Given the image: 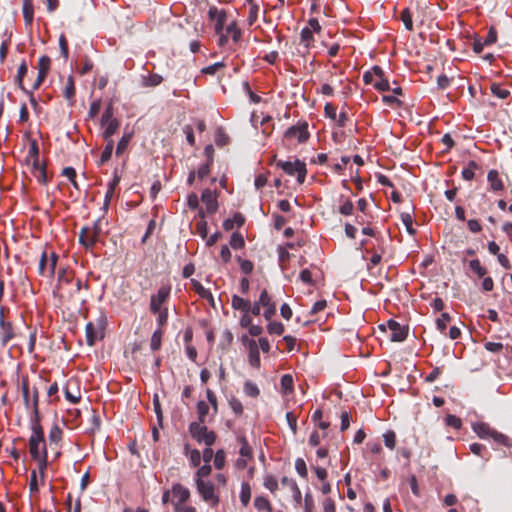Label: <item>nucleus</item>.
I'll return each mask as SVG.
<instances>
[{"mask_svg": "<svg viewBox=\"0 0 512 512\" xmlns=\"http://www.w3.org/2000/svg\"><path fill=\"white\" fill-rule=\"evenodd\" d=\"M238 261L243 273L250 274L253 271L254 265L250 260L239 258Z\"/></svg>", "mask_w": 512, "mask_h": 512, "instance_id": "59", "label": "nucleus"}, {"mask_svg": "<svg viewBox=\"0 0 512 512\" xmlns=\"http://www.w3.org/2000/svg\"><path fill=\"white\" fill-rule=\"evenodd\" d=\"M244 392L247 396H250L253 398L257 397L260 393L257 385L251 381H246L244 383Z\"/></svg>", "mask_w": 512, "mask_h": 512, "instance_id": "39", "label": "nucleus"}, {"mask_svg": "<svg viewBox=\"0 0 512 512\" xmlns=\"http://www.w3.org/2000/svg\"><path fill=\"white\" fill-rule=\"evenodd\" d=\"M23 17L26 26H31L34 20L33 0H23L22 7Z\"/></svg>", "mask_w": 512, "mask_h": 512, "instance_id": "17", "label": "nucleus"}, {"mask_svg": "<svg viewBox=\"0 0 512 512\" xmlns=\"http://www.w3.org/2000/svg\"><path fill=\"white\" fill-rule=\"evenodd\" d=\"M163 81V78L159 74H151L148 77L143 78V85L146 87L158 86Z\"/></svg>", "mask_w": 512, "mask_h": 512, "instance_id": "36", "label": "nucleus"}, {"mask_svg": "<svg viewBox=\"0 0 512 512\" xmlns=\"http://www.w3.org/2000/svg\"><path fill=\"white\" fill-rule=\"evenodd\" d=\"M209 19L214 23L215 33L218 35V44L221 47L228 45V37L224 33L226 27L227 14L223 9H218L215 6L210 7L208 11Z\"/></svg>", "mask_w": 512, "mask_h": 512, "instance_id": "3", "label": "nucleus"}, {"mask_svg": "<svg viewBox=\"0 0 512 512\" xmlns=\"http://www.w3.org/2000/svg\"><path fill=\"white\" fill-rule=\"evenodd\" d=\"M211 471H212V468H211L210 464L205 463L203 466L199 467L195 473V478H194L195 484L197 483V481L199 479L206 480L205 478H207L211 474Z\"/></svg>", "mask_w": 512, "mask_h": 512, "instance_id": "35", "label": "nucleus"}, {"mask_svg": "<svg viewBox=\"0 0 512 512\" xmlns=\"http://www.w3.org/2000/svg\"><path fill=\"white\" fill-rule=\"evenodd\" d=\"M58 261V255L52 253L50 258L47 257L46 252H43L39 261L38 271L44 277H53Z\"/></svg>", "mask_w": 512, "mask_h": 512, "instance_id": "9", "label": "nucleus"}, {"mask_svg": "<svg viewBox=\"0 0 512 512\" xmlns=\"http://www.w3.org/2000/svg\"><path fill=\"white\" fill-rule=\"evenodd\" d=\"M384 444L389 449H394L396 445V434L394 431H387L383 434Z\"/></svg>", "mask_w": 512, "mask_h": 512, "instance_id": "42", "label": "nucleus"}, {"mask_svg": "<svg viewBox=\"0 0 512 512\" xmlns=\"http://www.w3.org/2000/svg\"><path fill=\"white\" fill-rule=\"evenodd\" d=\"M28 68L25 62H23L19 67L17 71L16 81L21 89L24 90L23 87V78L27 74Z\"/></svg>", "mask_w": 512, "mask_h": 512, "instance_id": "51", "label": "nucleus"}, {"mask_svg": "<svg viewBox=\"0 0 512 512\" xmlns=\"http://www.w3.org/2000/svg\"><path fill=\"white\" fill-rule=\"evenodd\" d=\"M286 420L287 423L293 432V434H296L297 432V417L294 415L293 412H287L286 413Z\"/></svg>", "mask_w": 512, "mask_h": 512, "instance_id": "62", "label": "nucleus"}, {"mask_svg": "<svg viewBox=\"0 0 512 512\" xmlns=\"http://www.w3.org/2000/svg\"><path fill=\"white\" fill-rule=\"evenodd\" d=\"M249 362L252 366L258 367L260 365V355L256 343L253 341L249 350Z\"/></svg>", "mask_w": 512, "mask_h": 512, "instance_id": "33", "label": "nucleus"}, {"mask_svg": "<svg viewBox=\"0 0 512 512\" xmlns=\"http://www.w3.org/2000/svg\"><path fill=\"white\" fill-rule=\"evenodd\" d=\"M245 242L241 234L233 233L230 239V245L233 249H241Z\"/></svg>", "mask_w": 512, "mask_h": 512, "instance_id": "48", "label": "nucleus"}, {"mask_svg": "<svg viewBox=\"0 0 512 512\" xmlns=\"http://www.w3.org/2000/svg\"><path fill=\"white\" fill-rule=\"evenodd\" d=\"M196 232L197 234L202 238L206 239L208 234V227L207 222L205 219H199V221L196 223Z\"/></svg>", "mask_w": 512, "mask_h": 512, "instance_id": "46", "label": "nucleus"}, {"mask_svg": "<svg viewBox=\"0 0 512 512\" xmlns=\"http://www.w3.org/2000/svg\"><path fill=\"white\" fill-rule=\"evenodd\" d=\"M59 46L62 56L67 60L69 56L68 42L63 34L59 37Z\"/></svg>", "mask_w": 512, "mask_h": 512, "instance_id": "63", "label": "nucleus"}, {"mask_svg": "<svg viewBox=\"0 0 512 512\" xmlns=\"http://www.w3.org/2000/svg\"><path fill=\"white\" fill-rule=\"evenodd\" d=\"M157 316V323L160 329L167 324L168 321V309L160 310L158 313H153Z\"/></svg>", "mask_w": 512, "mask_h": 512, "instance_id": "58", "label": "nucleus"}, {"mask_svg": "<svg viewBox=\"0 0 512 512\" xmlns=\"http://www.w3.org/2000/svg\"><path fill=\"white\" fill-rule=\"evenodd\" d=\"M487 180L493 191H500L504 188L503 182L499 177V173L496 170H490L487 175Z\"/></svg>", "mask_w": 512, "mask_h": 512, "instance_id": "21", "label": "nucleus"}, {"mask_svg": "<svg viewBox=\"0 0 512 512\" xmlns=\"http://www.w3.org/2000/svg\"><path fill=\"white\" fill-rule=\"evenodd\" d=\"M264 487L274 493L278 489V481L273 475H267L264 478Z\"/></svg>", "mask_w": 512, "mask_h": 512, "instance_id": "43", "label": "nucleus"}, {"mask_svg": "<svg viewBox=\"0 0 512 512\" xmlns=\"http://www.w3.org/2000/svg\"><path fill=\"white\" fill-rule=\"evenodd\" d=\"M388 327L391 331L390 339L394 342L404 341L407 337V329L401 326L398 322L394 320L388 321Z\"/></svg>", "mask_w": 512, "mask_h": 512, "instance_id": "12", "label": "nucleus"}, {"mask_svg": "<svg viewBox=\"0 0 512 512\" xmlns=\"http://www.w3.org/2000/svg\"><path fill=\"white\" fill-rule=\"evenodd\" d=\"M98 237L95 232L89 230V227H83L79 233V242L87 249L92 248L97 242Z\"/></svg>", "mask_w": 512, "mask_h": 512, "instance_id": "14", "label": "nucleus"}, {"mask_svg": "<svg viewBox=\"0 0 512 512\" xmlns=\"http://www.w3.org/2000/svg\"><path fill=\"white\" fill-rule=\"evenodd\" d=\"M197 414L199 420L198 423H205L209 414V404L205 401H199L197 403Z\"/></svg>", "mask_w": 512, "mask_h": 512, "instance_id": "28", "label": "nucleus"}, {"mask_svg": "<svg viewBox=\"0 0 512 512\" xmlns=\"http://www.w3.org/2000/svg\"><path fill=\"white\" fill-rule=\"evenodd\" d=\"M301 43L305 45V47H309L311 42L313 41V33L311 28L304 27L300 33Z\"/></svg>", "mask_w": 512, "mask_h": 512, "instance_id": "41", "label": "nucleus"}, {"mask_svg": "<svg viewBox=\"0 0 512 512\" xmlns=\"http://www.w3.org/2000/svg\"><path fill=\"white\" fill-rule=\"evenodd\" d=\"M257 303H258V305H260L261 307H263L265 309L266 307H269L270 305H272L275 302L272 300V297L268 294L267 290L264 289L260 293Z\"/></svg>", "mask_w": 512, "mask_h": 512, "instance_id": "40", "label": "nucleus"}, {"mask_svg": "<svg viewBox=\"0 0 512 512\" xmlns=\"http://www.w3.org/2000/svg\"><path fill=\"white\" fill-rule=\"evenodd\" d=\"M64 394L67 401L77 404L82 397V393L77 380L69 379L64 387Z\"/></svg>", "mask_w": 512, "mask_h": 512, "instance_id": "11", "label": "nucleus"}, {"mask_svg": "<svg viewBox=\"0 0 512 512\" xmlns=\"http://www.w3.org/2000/svg\"><path fill=\"white\" fill-rule=\"evenodd\" d=\"M277 167L281 168L286 174L297 176V182L303 184L306 178L307 169L306 164L299 159L294 162L279 160L276 162Z\"/></svg>", "mask_w": 512, "mask_h": 512, "instance_id": "6", "label": "nucleus"}, {"mask_svg": "<svg viewBox=\"0 0 512 512\" xmlns=\"http://www.w3.org/2000/svg\"><path fill=\"white\" fill-rule=\"evenodd\" d=\"M34 460L38 462V469L41 475V479L44 481L45 470L48 465V455H43L40 458H34Z\"/></svg>", "mask_w": 512, "mask_h": 512, "instance_id": "52", "label": "nucleus"}, {"mask_svg": "<svg viewBox=\"0 0 512 512\" xmlns=\"http://www.w3.org/2000/svg\"><path fill=\"white\" fill-rule=\"evenodd\" d=\"M189 432L198 443H204L206 446H211L216 440L215 433L209 431L202 423L192 422L189 425Z\"/></svg>", "mask_w": 512, "mask_h": 512, "instance_id": "7", "label": "nucleus"}, {"mask_svg": "<svg viewBox=\"0 0 512 512\" xmlns=\"http://www.w3.org/2000/svg\"><path fill=\"white\" fill-rule=\"evenodd\" d=\"M281 483L284 486L289 487L290 492H292V494H293L294 501L297 504H300L301 503V499H302V494H301V491H300L296 481L294 479H292V478H288V477L285 476V477H283L281 479Z\"/></svg>", "mask_w": 512, "mask_h": 512, "instance_id": "16", "label": "nucleus"}, {"mask_svg": "<svg viewBox=\"0 0 512 512\" xmlns=\"http://www.w3.org/2000/svg\"><path fill=\"white\" fill-rule=\"evenodd\" d=\"M445 421L448 426H451L455 429H460L462 426L461 419L455 415H448Z\"/></svg>", "mask_w": 512, "mask_h": 512, "instance_id": "60", "label": "nucleus"}, {"mask_svg": "<svg viewBox=\"0 0 512 512\" xmlns=\"http://www.w3.org/2000/svg\"><path fill=\"white\" fill-rule=\"evenodd\" d=\"M405 28L408 30V31H412L413 30V21H412V15L410 13V10L408 8L404 9L402 12H401V16H400Z\"/></svg>", "mask_w": 512, "mask_h": 512, "instance_id": "38", "label": "nucleus"}, {"mask_svg": "<svg viewBox=\"0 0 512 512\" xmlns=\"http://www.w3.org/2000/svg\"><path fill=\"white\" fill-rule=\"evenodd\" d=\"M201 200L206 206V211L209 214H213L218 209V201L216 194L210 189H205L202 192Z\"/></svg>", "mask_w": 512, "mask_h": 512, "instance_id": "13", "label": "nucleus"}, {"mask_svg": "<svg viewBox=\"0 0 512 512\" xmlns=\"http://www.w3.org/2000/svg\"><path fill=\"white\" fill-rule=\"evenodd\" d=\"M197 492L201 499L210 507H217L220 502L219 489L210 480H198L196 483Z\"/></svg>", "mask_w": 512, "mask_h": 512, "instance_id": "4", "label": "nucleus"}, {"mask_svg": "<svg viewBox=\"0 0 512 512\" xmlns=\"http://www.w3.org/2000/svg\"><path fill=\"white\" fill-rule=\"evenodd\" d=\"M192 285L194 291L203 299L209 301L212 305H214V297L210 290L206 289L200 282L196 280H192Z\"/></svg>", "mask_w": 512, "mask_h": 512, "instance_id": "20", "label": "nucleus"}, {"mask_svg": "<svg viewBox=\"0 0 512 512\" xmlns=\"http://www.w3.org/2000/svg\"><path fill=\"white\" fill-rule=\"evenodd\" d=\"M171 504L174 512H196L195 507L188 505L190 499V490L180 483H175L171 488Z\"/></svg>", "mask_w": 512, "mask_h": 512, "instance_id": "2", "label": "nucleus"}, {"mask_svg": "<svg viewBox=\"0 0 512 512\" xmlns=\"http://www.w3.org/2000/svg\"><path fill=\"white\" fill-rule=\"evenodd\" d=\"M270 334L281 335L284 332V326L281 322H270L267 326Z\"/></svg>", "mask_w": 512, "mask_h": 512, "instance_id": "49", "label": "nucleus"}, {"mask_svg": "<svg viewBox=\"0 0 512 512\" xmlns=\"http://www.w3.org/2000/svg\"><path fill=\"white\" fill-rule=\"evenodd\" d=\"M324 112H325V116L332 119V120H336L337 118V110H336V107L331 104V103H327L324 107Z\"/></svg>", "mask_w": 512, "mask_h": 512, "instance_id": "64", "label": "nucleus"}, {"mask_svg": "<svg viewBox=\"0 0 512 512\" xmlns=\"http://www.w3.org/2000/svg\"><path fill=\"white\" fill-rule=\"evenodd\" d=\"M224 33L227 35L228 39L231 38L234 44L239 43L242 38V31L238 27L236 21H232L227 24L224 29Z\"/></svg>", "mask_w": 512, "mask_h": 512, "instance_id": "15", "label": "nucleus"}, {"mask_svg": "<svg viewBox=\"0 0 512 512\" xmlns=\"http://www.w3.org/2000/svg\"><path fill=\"white\" fill-rule=\"evenodd\" d=\"M64 95L67 99H71L75 95L74 79L72 76H69L67 79Z\"/></svg>", "mask_w": 512, "mask_h": 512, "instance_id": "50", "label": "nucleus"}, {"mask_svg": "<svg viewBox=\"0 0 512 512\" xmlns=\"http://www.w3.org/2000/svg\"><path fill=\"white\" fill-rule=\"evenodd\" d=\"M469 268L471 269V271H473L477 277L479 278H483L486 273H487V270L484 266L481 265L480 261L478 259H473V260H470L469 261Z\"/></svg>", "mask_w": 512, "mask_h": 512, "instance_id": "30", "label": "nucleus"}, {"mask_svg": "<svg viewBox=\"0 0 512 512\" xmlns=\"http://www.w3.org/2000/svg\"><path fill=\"white\" fill-rule=\"evenodd\" d=\"M101 126L103 128L102 137L104 140H112V136L117 132L120 121L114 117L112 105H108L101 116Z\"/></svg>", "mask_w": 512, "mask_h": 512, "instance_id": "5", "label": "nucleus"}, {"mask_svg": "<svg viewBox=\"0 0 512 512\" xmlns=\"http://www.w3.org/2000/svg\"><path fill=\"white\" fill-rule=\"evenodd\" d=\"M237 440L240 443V449H239L240 457L251 460L253 457V453H252V448L249 445L247 439L244 436H239L237 438Z\"/></svg>", "mask_w": 512, "mask_h": 512, "instance_id": "22", "label": "nucleus"}, {"mask_svg": "<svg viewBox=\"0 0 512 512\" xmlns=\"http://www.w3.org/2000/svg\"><path fill=\"white\" fill-rule=\"evenodd\" d=\"M293 377L290 374H285L281 377L280 386L283 395H288L293 392Z\"/></svg>", "mask_w": 512, "mask_h": 512, "instance_id": "24", "label": "nucleus"}, {"mask_svg": "<svg viewBox=\"0 0 512 512\" xmlns=\"http://www.w3.org/2000/svg\"><path fill=\"white\" fill-rule=\"evenodd\" d=\"M50 63L51 61L49 57L42 56L38 61L39 72L47 74L50 68Z\"/></svg>", "mask_w": 512, "mask_h": 512, "instance_id": "61", "label": "nucleus"}, {"mask_svg": "<svg viewBox=\"0 0 512 512\" xmlns=\"http://www.w3.org/2000/svg\"><path fill=\"white\" fill-rule=\"evenodd\" d=\"M132 139V133L131 132H125L121 139L119 140L117 147H116V155H121L126 148L128 147L130 141Z\"/></svg>", "mask_w": 512, "mask_h": 512, "instance_id": "27", "label": "nucleus"}, {"mask_svg": "<svg viewBox=\"0 0 512 512\" xmlns=\"http://www.w3.org/2000/svg\"><path fill=\"white\" fill-rule=\"evenodd\" d=\"M171 292V287L168 285H162L156 294L150 297V311L151 313H158L160 310L168 309L165 303L168 301Z\"/></svg>", "mask_w": 512, "mask_h": 512, "instance_id": "8", "label": "nucleus"}, {"mask_svg": "<svg viewBox=\"0 0 512 512\" xmlns=\"http://www.w3.org/2000/svg\"><path fill=\"white\" fill-rule=\"evenodd\" d=\"M106 145L104 150L101 153V158L99 161V165H103L106 163L112 156L113 149H114V141L113 140H105Z\"/></svg>", "mask_w": 512, "mask_h": 512, "instance_id": "29", "label": "nucleus"}, {"mask_svg": "<svg viewBox=\"0 0 512 512\" xmlns=\"http://www.w3.org/2000/svg\"><path fill=\"white\" fill-rule=\"evenodd\" d=\"M340 202H341V205L339 206L340 214L345 215V216L351 215L354 210L353 202L348 198H344L343 196L340 197Z\"/></svg>", "mask_w": 512, "mask_h": 512, "instance_id": "26", "label": "nucleus"}, {"mask_svg": "<svg viewBox=\"0 0 512 512\" xmlns=\"http://www.w3.org/2000/svg\"><path fill=\"white\" fill-rule=\"evenodd\" d=\"M33 415L30 419L31 424V435L29 438V452L32 458H40L43 455H47V448L44 439L43 428L40 424V413L38 409V392L34 391L33 394Z\"/></svg>", "mask_w": 512, "mask_h": 512, "instance_id": "1", "label": "nucleus"}, {"mask_svg": "<svg viewBox=\"0 0 512 512\" xmlns=\"http://www.w3.org/2000/svg\"><path fill=\"white\" fill-rule=\"evenodd\" d=\"M295 470L302 478H307V466L302 458H297L295 461Z\"/></svg>", "mask_w": 512, "mask_h": 512, "instance_id": "47", "label": "nucleus"}, {"mask_svg": "<svg viewBox=\"0 0 512 512\" xmlns=\"http://www.w3.org/2000/svg\"><path fill=\"white\" fill-rule=\"evenodd\" d=\"M185 455L189 457L190 463L193 467H197L201 463V453L197 449H190L188 445H185Z\"/></svg>", "mask_w": 512, "mask_h": 512, "instance_id": "25", "label": "nucleus"}, {"mask_svg": "<svg viewBox=\"0 0 512 512\" xmlns=\"http://www.w3.org/2000/svg\"><path fill=\"white\" fill-rule=\"evenodd\" d=\"M491 92L500 99H506L510 95V92L507 89L498 84H492Z\"/></svg>", "mask_w": 512, "mask_h": 512, "instance_id": "44", "label": "nucleus"}, {"mask_svg": "<svg viewBox=\"0 0 512 512\" xmlns=\"http://www.w3.org/2000/svg\"><path fill=\"white\" fill-rule=\"evenodd\" d=\"M118 183V180H114L112 183L109 184V187L106 191V194H105V200H104V205H103V209L104 210H107L108 209V206H109V203L111 201V198L114 194V188H115V185Z\"/></svg>", "mask_w": 512, "mask_h": 512, "instance_id": "53", "label": "nucleus"}, {"mask_svg": "<svg viewBox=\"0 0 512 512\" xmlns=\"http://www.w3.org/2000/svg\"><path fill=\"white\" fill-rule=\"evenodd\" d=\"M162 335H163V332H162V329H160V328L156 329L153 332V334L151 336V340H150L151 350L157 351V350L160 349L161 341H162Z\"/></svg>", "mask_w": 512, "mask_h": 512, "instance_id": "32", "label": "nucleus"}, {"mask_svg": "<svg viewBox=\"0 0 512 512\" xmlns=\"http://www.w3.org/2000/svg\"><path fill=\"white\" fill-rule=\"evenodd\" d=\"M62 438V430L59 426L54 425L49 432V440L58 443Z\"/></svg>", "mask_w": 512, "mask_h": 512, "instance_id": "55", "label": "nucleus"}, {"mask_svg": "<svg viewBox=\"0 0 512 512\" xmlns=\"http://www.w3.org/2000/svg\"><path fill=\"white\" fill-rule=\"evenodd\" d=\"M226 462V453L224 450L219 449L214 455V466L216 469L221 470L224 468Z\"/></svg>", "mask_w": 512, "mask_h": 512, "instance_id": "37", "label": "nucleus"}, {"mask_svg": "<svg viewBox=\"0 0 512 512\" xmlns=\"http://www.w3.org/2000/svg\"><path fill=\"white\" fill-rule=\"evenodd\" d=\"M231 305L233 309L240 310L243 313L250 312L251 309V302L249 300L243 299L238 295L232 296Z\"/></svg>", "mask_w": 512, "mask_h": 512, "instance_id": "19", "label": "nucleus"}, {"mask_svg": "<svg viewBox=\"0 0 512 512\" xmlns=\"http://www.w3.org/2000/svg\"><path fill=\"white\" fill-rule=\"evenodd\" d=\"M310 134L308 132V124L300 122L294 126L289 127L284 134L287 140L296 139L299 143H304L308 140Z\"/></svg>", "mask_w": 512, "mask_h": 512, "instance_id": "10", "label": "nucleus"}, {"mask_svg": "<svg viewBox=\"0 0 512 512\" xmlns=\"http://www.w3.org/2000/svg\"><path fill=\"white\" fill-rule=\"evenodd\" d=\"M258 12H259L258 4H252V6L249 9V14H248V18H247L249 26H252L257 21Z\"/></svg>", "mask_w": 512, "mask_h": 512, "instance_id": "54", "label": "nucleus"}, {"mask_svg": "<svg viewBox=\"0 0 512 512\" xmlns=\"http://www.w3.org/2000/svg\"><path fill=\"white\" fill-rule=\"evenodd\" d=\"M254 506L259 511H267V512L272 511V506H271L269 500L264 496L256 497L254 500Z\"/></svg>", "mask_w": 512, "mask_h": 512, "instance_id": "31", "label": "nucleus"}, {"mask_svg": "<svg viewBox=\"0 0 512 512\" xmlns=\"http://www.w3.org/2000/svg\"><path fill=\"white\" fill-rule=\"evenodd\" d=\"M102 337V330L94 326L93 323L89 322L86 325V341L88 345L92 346L97 339Z\"/></svg>", "mask_w": 512, "mask_h": 512, "instance_id": "18", "label": "nucleus"}, {"mask_svg": "<svg viewBox=\"0 0 512 512\" xmlns=\"http://www.w3.org/2000/svg\"><path fill=\"white\" fill-rule=\"evenodd\" d=\"M474 432L482 439L492 437L494 432L491 427L486 423H476L473 425Z\"/></svg>", "mask_w": 512, "mask_h": 512, "instance_id": "23", "label": "nucleus"}, {"mask_svg": "<svg viewBox=\"0 0 512 512\" xmlns=\"http://www.w3.org/2000/svg\"><path fill=\"white\" fill-rule=\"evenodd\" d=\"M451 317L448 313H442L436 321V326L440 332H444L447 328V324L450 322Z\"/></svg>", "mask_w": 512, "mask_h": 512, "instance_id": "45", "label": "nucleus"}, {"mask_svg": "<svg viewBox=\"0 0 512 512\" xmlns=\"http://www.w3.org/2000/svg\"><path fill=\"white\" fill-rule=\"evenodd\" d=\"M373 86L381 92L388 91L390 89L389 82L385 77L376 78Z\"/></svg>", "mask_w": 512, "mask_h": 512, "instance_id": "56", "label": "nucleus"}, {"mask_svg": "<svg viewBox=\"0 0 512 512\" xmlns=\"http://www.w3.org/2000/svg\"><path fill=\"white\" fill-rule=\"evenodd\" d=\"M251 499V487L249 483L244 482L241 485L240 501L244 506H247Z\"/></svg>", "mask_w": 512, "mask_h": 512, "instance_id": "34", "label": "nucleus"}, {"mask_svg": "<svg viewBox=\"0 0 512 512\" xmlns=\"http://www.w3.org/2000/svg\"><path fill=\"white\" fill-rule=\"evenodd\" d=\"M229 405H230V408L232 409V411L236 414V415H241L243 413V405L241 403L240 400H238L237 398H231L229 400Z\"/></svg>", "mask_w": 512, "mask_h": 512, "instance_id": "57", "label": "nucleus"}]
</instances>
